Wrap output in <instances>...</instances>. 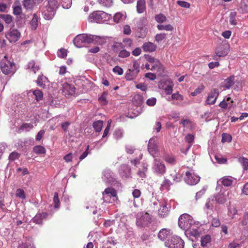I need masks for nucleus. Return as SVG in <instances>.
Returning a JSON list of instances; mask_svg holds the SVG:
<instances>
[{
	"label": "nucleus",
	"mask_w": 248,
	"mask_h": 248,
	"mask_svg": "<svg viewBox=\"0 0 248 248\" xmlns=\"http://www.w3.org/2000/svg\"><path fill=\"white\" fill-rule=\"evenodd\" d=\"M123 134V132L121 129H117L114 133V137L116 139H119L122 137Z\"/></svg>",
	"instance_id": "e2e57ef3"
},
{
	"label": "nucleus",
	"mask_w": 248,
	"mask_h": 248,
	"mask_svg": "<svg viewBox=\"0 0 248 248\" xmlns=\"http://www.w3.org/2000/svg\"><path fill=\"white\" fill-rule=\"evenodd\" d=\"M185 182L189 185H195L200 181V177L195 173L194 170L191 169L186 172Z\"/></svg>",
	"instance_id": "0eeeda50"
},
{
	"label": "nucleus",
	"mask_w": 248,
	"mask_h": 248,
	"mask_svg": "<svg viewBox=\"0 0 248 248\" xmlns=\"http://www.w3.org/2000/svg\"><path fill=\"white\" fill-rule=\"evenodd\" d=\"M38 16L36 14H34L33 15V17L32 20L31 21L30 24L31 28V29L33 30H35L36 29L38 26Z\"/></svg>",
	"instance_id": "473e14b6"
},
{
	"label": "nucleus",
	"mask_w": 248,
	"mask_h": 248,
	"mask_svg": "<svg viewBox=\"0 0 248 248\" xmlns=\"http://www.w3.org/2000/svg\"><path fill=\"white\" fill-rule=\"evenodd\" d=\"M36 83L39 87L45 88L46 86V84L48 82L47 78L43 75L39 76L36 80Z\"/></svg>",
	"instance_id": "393cba45"
},
{
	"label": "nucleus",
	"mask_w": 248,
	"mask_h": 248,
	"mask_svg": "<svg viewBox=\"0 0 248 248\" xmlns=\"http://www.w3.org/2000/svg\"><path fill=\"white\" fill-rule=\"evenodd\" d=\"M177 3L181 7L186 8H189L190 4L189 3L182 1V0H178L177 1Z\"/></svg>",
	"instance_id": "052dcab7"
},
{
	"label": "nucleus",
	"mask_w": 248,
	"mask_h": 248,
	"mask_svg": "<svg viewBox=\"0 0 248 248\" xmlns=\"http://www.w3.org/2000/svg\"><path fill=\"white\" fill-rule=\"evenodd\" d=\"M103 179L107 183L113 181L114 174L109 169H106L103 172Z\"/></svg>",
	"instance_id": "6ab92c4d"
},
{
	"label": "nucleus",
	"mask_w": 248,
	"mask_h": 248,
	"mask_svg": "<svg viewBox=\"0 0 248 248\" xmlns=\"http://www.w3.org/2000/svg\"><path fill=\"white\" fill-rule=\"evenodd\" d=\"M6 37L11 43H15L19 39L20 33L17 30H10Z\"/></svg>",
	"instance_id": "4468645a"
},
{
	"label": "nucleus",
	"mask_w": 248,
	"mask_h": 248,
	"mask_svg": "<svg viewBox=\"0 0 248 248\" xmlns=\"http://www.w3.org/2000/svg\"><path fill=\"white\" fill-rule=\"evenodd\" d=\"M108 93L106 92H103L101 94V96L98 98V100L100 103L103 105H105L108 103L107 101Z\"/></svg>",
	"instance_id": "49530a36"
},
{
	"label": "nucleus",
	"mask_w": 248,
	"mask_h": 248,
	"mask_svg": "<svg viewBox=\"0 0 248 248\" xmlns=\"http://www.w3.org/2000/svg\"><path fill=\"white\" fill-rule=\"evenodd\" d=\"M16 197L22 200H25L26 198L25 193L24 190L22 188H18L16 189Z\"/></svg>",
	"instance_id": "a19ab883"
},
{
	"label": "nucleus",
	"mask_w": 248,
	"mask_h": 248,
	"mask_svg": "<svg viewBox=\"0 0 248 248\" xmlns=\"http://www.w3.org/2000/svg\"><path fill=\"white\" fill-rule=\"evenodd\" d=\"M124 46L126 47H130L132 45V40L129 38H125L123 40Z\"/></svg>",
	"instance_id": "0e129e2a"
},
{
	"label": "nucleus",
	"mask_w": 248,
	"mask_h": 248,
	"mask_svg": "<svg viewBox=\"0 0 248 248\" xmlns=\"http://www.w3.org/2000/svg\"><path fill=\"white\" fill-rule=\"evenodd\" d=\"M34 4L33 0H24L23 1V5L27 10L31 9Z\"/></svg>",
	"instance_id": "4c0bfd02"
},
{
	"label": "nucleus",
	"mask_w": 248,
	"mask_h": 248,
	"mask_svg": "<svg viewBox=\"0 0 248 248\" xmlns=\"http://www.w3.org/2000/svg\"><path fill=\"white\" fill-rule=\"evenodd\" d=\"M152 170L155 173L162 175L166 172V167L164 163L159 159L155 158L153 165Z\"/></svg>",
	"instance_id": "9d476101"
},
{
	"label": "nucleus",
	"mask_w": 248,
	"mask_h": 248,
	"mask_svg": "<svg viewBox=\"0 0 248 248\" xmlns=\"http://www.w3.org/2000/svg\"><path fill=\"white\" fill-rule=\"evenodd\" d=\"M76 88L73 85L65 82L62 84V92L66 96H71L75 94Z\"/></svg>",
	"instance_id": "f8f14e48"
},
{
	"label": "nucleus",
	"mask_w": 248,
	"mask_h": 248,
	"mask_svg": "<svg viewBox=\"0 0 248 248\" xmlns=\"http://www.w3.org/2000/svg\"><path fill=\"white\" fill-rule=\"evenodd\" d=\"M102 195V199L104 202L113 203L118 199L116 191L112 187L106 188Z\"/></svg>",
	"instance_id": "423d86ee"
},
{
	"label": "nucleus",
	"mask_w": 248,
	"mask_h": 248,
	"mask_svg": "<svg viewBox=\"0 0 248 248\" xmlns=\"http://www.w3.org/2000/svg\"><path fill=\"white\" fill-rule=\"evenodd\" d=\"M72 4V0H62V5L63 8L68 9Z\"/></svg>",
	"instance_id": "5fc2aeb1"
},
{
	"label": "nucleus",
	"mask_w": 248,
	"mask_h": 248,
	"mask_svg": "<svg viewBox=\"0 0 248 248\" xmlns=\"http://www.w3.org/2000/svg\"><path fill=\"white\" fill-rule=\"evenodd\" d=\"M119 172L123 178H128L131 175L130 167L127 164H123L120 166Z\"/></svg>",
	"instance_id": "dca6fc26"
},
{
	"label": "nucleus",
	"mask_w": 248,
	"mask_h": 248,
	"mask_svg": "<svg viewBox=\"0 0 248 248\" xmlns=\"http://www.w3.org/2000/svg\"><path fill=\"white\" fill-rule=\"evenodd\" d=\"M156 138H152L149 141L148 150L149 153L155 156L157 151V146L155 140Z\"/></svg>",
	"instance_id": "f3484780"
},
{
	"label": "nucleus",
	"mask_w": 248,
	"mask_h": 248,
	"mask_svg": "<svg viewBox=\"0 0 248 248\" xmlns=\"http://www.w3.org/2000/svg\"><path fill=\"white\" fill-rule=\"evenodd\" d=\"M155 19L157 22L159 23H164L167 20L166 17L162 14L156 15L155 17Z\"/></svg>",
	"instance_id": "37998d69"
},
{
	"label": "nucleus",
	"mask_w": 248,
	"mask_h": 248,
	"mask_svg": "<svg viewBox=\"0 0 248 248\" xmlns=\"http://www.w3.org/2000/svg\"><path fill=\"white\" fill-rule=\"evenodd\" d=\"M157 28L159 31L165 30L166 31H172L173 30V27L170 24L163 25L159 24L157 26Z\"/></svg>",
	"instance_id": "f704fd0d"
},
{
	"label": "nucleus",
	"mask_w": 248,
	"mask_h": 248,
	"mask_svg": "<svg viewBox=\"0 0 248 248\" xmlns=\"http://www.w3.org/2000/svg\"><path fill=\"white\" fill-rule=\"evenodd\" d=\"M214 198L207 199L205 205V210H212L214 207Z\"/></svg>",
	"instance_id": "58836bf2"
},
{
	"label": "nucleus",
	"mask_w": 248,
	"mask_h": 248,
	"mask_svg": "<svg viewBox=\"0 0 248 248\" xmlns=\"http://www.w3.org/2000/svg\"><path fill=\"white\" fill-rule=\"evenodd\" d=\"M33 151L36 154H44L46 152L45 147L41 145L35 146L33 148Z\"/></svg>",
	"instance_id": "e433bc0d"
},
{
	"label": "nucleus",
	"mask_w": 248,
	"mask_h": 248,
	"mask_svg": "<svg viewBox=\"0 0 248 248\" xmlns=\"http://www.w3.org/2000/svg\"><path fill=\"white\" fill-rule=\"evenodd\" d=\"M211 237L209 235L206 234L201 237V244L203 247H207L210 244Z\"/></svg>",
	"instance_id": "c756f323"
},
{
	"label": "nucleus",
	"mask_w": 248,
	"mask_h": 248,
	"mask_svg": "<svg viewBox=\"0 0 248 248\" xmlns=\"http://www.w3.org/2000/svg\"><path fill=\"white\" fill-rule=\"evenodd\" d=\"M146 9L145 0H138L137 3V11L139 14L144 12Z\"/></svg>",
	"instance_id": "a878e982"
},
{
	"label": "nucleus",
	"mask_w": 248,
	"mask_h": 248,
	"mask_svg": "<svg viewBox=\"0 0 248 248\" xmlns=\"http://www.w3.org/2000/svg\"><path fill=\"white\" fill-rule=\"evenodd\" d=\"M142 48L146 52H153L156 49V46L151 42H147L143 44Z\"/></svg>",
	"instance_id": "c85d7f7f"
},
{
	"label": "nucleus",
	"mask_w": 248,
	"mask_h": 248,
	"mask_svg": "<svg viewBox=\"0 0 248 248\" xmlns=\"http://www.w3.org/2000/svg\"><path fill=\"white\" fill-rule=\"evenodd\" d=\"M57 55L58 57L64 58L67 56L66 50L65 49L61 48L58 51Z\"/></svg>",
	"instance_id": "13d9d810"
},
{
	"label": "nucleus",
	"mask_w": 248,
	"mask_h": 248,
	"mask_svg": "<svg viewBox=\"0 0 248 248\" xmlns=\"http://www.w3.org/2000/svg\"><path fill=\"white\" fill-rule=\"evenodd\" d=\"M139 72L137 70H130L128 69L125 73V78L127 80H132L135 79Z\"/></svg>",
	"instance_id": "b1692460"
},
{
	"label": "nucleus",
	"mask_w": 248,
	"mask_h": 248,
	"mask_svg": "<svg viewBox=\"0 0 248 248\" xmlns=\"http://www.w3.org/2000/svg\"><path fill=\"white\" fill-rule=\"evenodd\" d=\"M151 70L152 71H156L162 73L164 71V68L160 61L157 59L155 63L151 65Z\"/></svg>",
	"instance_id": "5701e85b"
},
{
	"label": "nucleus",
	"mask_w": 248,
	"mask_h": 248,
	"mask_svg": "<svg viewBox=\"0 0 248 248\" xmlns=\"http://www.w3.org/2000/svg\"><path fill=\"white\" fill-rule=\"evenodd\" d=\"M164 159L166 162L171 164H174L175 163V160L172 156H166Z\"/></svg>",
	"instance_id": "774afa93"
},
{
	"label": "nucleus",
	"mask_w": 248,
	"mask_h": 248,
	"mask_svg": "<svg viewBox=\"0 0 248 248\" xmlns=\"http://www.w3.org/2000/svg\"><path fill=\"white\" fill-rule=\"evenodd\" d=\"M13 13L15 15H20L22 13V8L20 5H13Z\"/></svg>",
	"instance_id": "603ef678"
},
{
	"label": "nucleus",
	"mask_w": 248,
	"mask_h": 248,
	"mask_svg": "<svg viewBox=\"0 0 248 248\" xmlns=\"http://www.w3.org/2000/svg\"><path fill=\"white\" fill-rule=\"evenodd\" d=\"M130 70H137L138 72L140 71V65L137 61H135L133 62V65L129 68Z\"/></svg>",
	"instance_id": "69168bd1"
},
{
	"label": "nucleus",
	"mask_w": 248,
	"mask_h": 248,
	"mask_svg": "<svg viewBox=\"0 0 248 248\" xmlns=\"http://www.w3.org/2000/svg\"><path fill=\"white\" fill-rule=\"evenodd\" d=\"M33 127V125L31 124H23L18 129V132L21 133L24 131H29Z\"/></svg>",
	"instance_id": "72a5a7b5"
},
{
	"label": "nucleus",
	"mask_w": 248,
	"mask_h": 248,
	"mask_svg": "<svg viewBox=\"0 0 248 248\" xmlns=\"http://www.w3.org/2000/svg\"><path fill=\"white\" fill-rule=\"evenodd\" d=\"M33 94L35 96L36 100L38 101L43 99V93L40 90H35L33 91Z\"/></svg>",
	"instance_id": "8fccbe9b"
},
{
	"label": "nucleus",
	"mask_w": 248,
	"mask_h": 248,
	"mask_svg": "<svg viewBox=\"0 0 248 248\" xmlns=\"http://www.w3.org/2000/svg\"><path fill=\"white\" fill-rule=\"evenodd\" d=\"M239 162L242 166L244 170L248 169V159L245 157H240L238 159Z\"/></svg>",
	"instance_id": "c03bdc74"
},
{
	"label": "nucleus",
	"mask_w": 248,
	"mask_h": 248,
	"mask_svg": "<svg viewBox=\"0 0 248 248\" xmlns=\"http://www.w3.org/2000/svg\"><path fill=\"white\" fill-rule=\"evenodd\" d=\"M148 24V21L146 18L142 17L140 18L137 23L138 28L140 30H143Z\"/></svg>",
	"instance_id": "7c9ffc66"
},
{
	"label": "nucleus",
	"mask_w": 248,
	"mask_h": 248,
	"mask_svg": "<svg viewBox=\"0 0 248 248\" xmlns=\"http://www.w3.org/2000/svg\"><path fill=\"white\" fill-rule=\"evenodd\" d=\"M73 42L74 45L77 47H81L85 46L82 34L78 35L74 39Z\"/></svg>",
	"instance_id": "412c9836"
},
{
	"label": "nucleus",
	"mask_w": 248,
	"mask_h": 248,
	"mask_svg": "<svg viewBox=\"0 0 248 248\" xmlns=\"http://www.w3.org/2000/svg\"><path fill=\"white\" fill-rule=\"evenodd\" d=\"M236 12H231L230 14V23L232 25H236L237 24V21L236 19Z\"/></svg>",
	"instance_id": "79ce46f5"
},
{
	"label": "nucleus",
	"mask_w": 248,
	"mask_h": 248,
	"mask_svg": "<svg viewBox=\"0 0 248 248\" xmlns=\"http://www.w3.org/2000/svg\"><path fill=\"white\" fill-rule=\"evenodd\" d=\"M0 65L2 72L5 75L14 73L16 70L15 63L8 60L7 55L1 60Z\"/></svg>",
	"instance_id": "7ed1b4c3"
},
{
	"label": "nucleus",
	"mask_w": 248,
	"mask_h": 248,
	"mask_svg": "<svg viewBox=\"0 0 248 248\" xmlns=\"http://www.w3.org/2000/svg\"><path fill=\"white\" fill-rule=\"evenodd\" d=\"M136 224L138 227H145L147 226L151 221V217L147 212H140L137 214Z\"/></svg>",
	"instance_id": "20e7f679"
},
{
	"label": "nucleus",
	"mask_w": 248,
	"mask_h": 248,
	"mask_svg": "<svg viewBox=\"0 0 248 248\" xmlns=\"http://www.w3.org/2000/svg\"><path fill=\"white\" fill-rule=\"evenodd\" d=\"M194 137L192 134H188L187 136H186V141L189 144H190L187 148V150H189V149L191 147L192 144L194 141Z\"/></svg>",
	"instance_id": "09e8293b"
},
{
	"label": "nucleus",
	"mask_w": 248,
	"mask_h": 248,
	"mask_svg": "<svg viewBox=\"0 0 248 248\" xmlns=\"http://www.w3.org/2000/svg\"><path fill=\"white\" fill-rule=\"evenodd\" d=\"M53 202L54 203V207L55 208H58L59 207L60 205V200L59 199L58 193L57 192H55L54 193Z\"/></svg>",
	"instance_id": "864d4df0"
},
{
	"label": "nucleus",
	"mask_w": 248,
	"mask_h": 248,
	"mask_svg": "<svg viewBox=\"0 0 248 248\" xmlns=\"http://www.w3.org/2000/svg\"><path fill=\"white\" fill-rule=\"evenodd\" d=\"M179 226L184 230L186 235L199 237V232L198 231L199 223L195 222L192 217L187 214H184L180 216L178 221Z\"/></svg>",
	"instance_id": "f257e3e1"
},
{
	"label": "nucleus",
	"mask_w": 248,
	"mask_h": 248,
	"mask_svg": "<svg viewBox=\"0 0 248 248\" xmlns=\"http://www.w3.org/2000/svg\"><path fill=\"white\" fill-rule=\"evenodd\" d=\"M219 94V91L218 89H214L212 90L209 93L207 98L206 101V103L208 105L214 104L217 100V99Z\"/></svg>",
	"instance_id": "2eb2a0df"
},
{
	"label": "nucleus",
	"mask_w": 248,
	"mask_h": 248,
	"mask_svg": "<svg viewBox=\"0 0 248 248\" xmlns=\"http://www.w3.org/2000/svg\"><path fill=\"white\" fill-rule=\"evenodd\" d=\"M171 234L172 232L170 230L162 229L158 232V237L160 240L165 242L168 238L169 239L170 238Z\"/></svg>",
	"instance_id": "a211bd4d"
},
{
	"label": "nucleus",
	"mask_w": 248,
	"mask_h": 248,
	"mask_svg": "<svg viewBox=\"0 0 248 248\" xmlns=\"http://www.w3.org/2000/svg\"><path fill=\"white\" fill-rule=\"evenodd\" d=\"M97 1L103 6L109 7L113 4V0H97Z\"/></svg>",
	"instance_id": "a18cd8bd"
},
{
	"label": "nucleus",
	"mask_w": 248,
	"mask_h": 248,
	"mask_svg": "<svg viewBox=\"0 0 248 248\" xmlns=\"http://www.w3.org/2000/svg\"><path fill=\"white\" fill-rule=\"evenodd\" d=\"M102 126L103 121H97L93 124V127L97 132H99L101 130Z\"/></svg>",
	"instance_id": "ea45409f"
},
{
	"label": "nucleus",
	"mask_w": 248,
	"mask_h": 248,
	"mask_svg": "<svg viewBox=\"0 0 248 248\" xmlns=\"http://www.w3.org/2000/svg\"><path fill=\"white\" fill-rule=\"evenodd\" d=\"M171 183L170 180L168 179H165L164 181L162 183L161 187L163 189H168Z\"/></svg>",
	"instance_id": "680f3d73"
},
{
	"label": "nucleus",
	"mask_w": 248,
	"mask_h": 248,
	"mask_svg": "<svg viewBox=\"0 0 248 248\" xmlns=\"http://www.w3.org/2000/svg\"><path fill=\"white\" fill-rule=\"evenodd\" d=\"M234 180L235 179L231 176L223 177L217 182V185H218V183L220 182L221 184L225 186H230L232 185Z\"/></svg>",
	"instance_id": "aec40b11"
},
{
	"label": "nucleus",
	"mask_w": 248,
	"mask_h": 248,
	"mask_svg": "<svg viewBox=\"0 0 248 248\" xmlns=\"http://www.w3.org/2000/svg\"><path fill=\"white\" fill-rule=\"evenodd\" d=\"M229 45L228 44H221L216 49V56L218 57H225L229 53Z\"/></svg>",
	"instance_id": "ddd939ff"
},
{
	"label": "nucleus",
	"mask_w": 248,
	"mask_h": 248,
	"mask_svg": "<svg viewBox=\"0 0 248 248\" xmlns=\"http://www.w3.org/2000/svg\"><path fill=\"white\" fill-rule=\"evenodd\" d=\"M17 248H34L33 244L31 242H27L23 243L21 242L18 244Z\"/></svg>",
	"instance_id": "de8ad7c7"
},
{
	"label": "nucleus",
	"mask_w": 248,
	"mask_h": 248,
	"mask_svg": "<svg viewBox=\"0 0 248 248\" xmlns=\"http://www.w3.org/2000/svg\"><path fill=\"white\" fill-rule=\"evenodd\" d=\"M234 76H231L226 79L222 83V87L225 90L230 89L234 83Z\"/></svg>",
	"instance_id": "4be33fe9"
},
{
	"label": "nucleus",
	"mask_w": 248,
	"mask_h": 248,
	"mask_svg": "<svg viewBox=\"0 0 248 248\" xmlns=\"http://www.w3.org/2000/svg\"><path fill=\"white\" fill-rule=\"evenodd\" d=\"M232 138L231 135L227 133H223L222 135L221 141L224 142H230L232 140Z\"/></svg>",
	"instance_id": "3c124183"
},
{
	"label": "nucleus",
	"mask_w": 248,
	"mask_h": 248,
	"mask_svg": "<svg viewBox=\"0 0 248 248\" xmlns=\"http://www.w3.org/2000/svg\"><path fill=\"white\" fill-rule=\"evenodd\" d=\"M206 190V187L204 186L201 190L197 192L195 198L196 200H198L200 198L202 197V196L204 194L205 191Z\"/></svg>",
	"instance_id": "4d7b16f0"
},
{
	"label": "nucleus",
	"mask_w": 248,
	"mask_h": 248,
	"mask_svg": "<svg viewBox=\"0 0 248 248\" xmlns=\"http://www.w3.org/2000/svg\"><path fill=\"white\" fill-rule=\"evenodd\" d=\"M84 38L85 45L87 44L93 43L94 44H102L104 42V39L99 36L93 35L90 34H82Z\"/></svg>",
	"instance_id": "1a4fd4ad"
},
{
	"label": "nucleus",
	"mask_w": 248,
	"mask_h": 248,
	"mask_svg": "<svg viewBox=\"0 0 248 248\" xmlns=\"http://www.w3.org/2000/svg\"><path fill=\"white\" fill-rule=\"evenodd\" d=\"M58 6L57 0H48L43 9L44 17L47 20L51 19Z\"/></svg>",
	"instance_id": "f03ea898"
},
{
	"label": "nucleus",
	"mask_w": 248,
	"mask_h": 248,
	"mask_svg": "<svg viewBox=\"0 0 248 248\" xmlns=\"http://www.w3.org/2000/svg\"><path fill=\"white\" fill-rule=\"evenodd\" d=\"M125 17V14H124L121 12H118L114 15L113 19L115 22L119 23L124 20Z\"/></svg>",
	"instance_id": "2f4dec72"
},
{
	"label": "nucleus",
	"mask_w": 248,
	"mask_h": 248,
	"mask_svg": "<svg viewBox=\"0 0 248 248\" xmlns=\"http://www.w3.org/2000/svg\"><path fill=\"white\" fill-rule=\"evenodd\" d=\"M166 37V34L165 33H158L155 36V40L159 42L165 39Z\"/></svg>",
	"instance_id": "bf43d9fd"
},
{
	"label": "nucleus",
	"mask_w": 248,
	"mask_h": 248,
	"mask_svg": "<svg viewBox=\"0 0 248 248\" xmlns=\"http://www.w3.org/2000/svg\"><path fill=\"white\" fill-rule=\"evenodd\" d=\"M107 13L103 11L94 12L89 16L88 20L90 22H102L105 21L108 16Z\"/></svg>",
	"instance_id": "6e6552de"
},
{
	"label": "nucleus",
	"mask_w": 248,
	"mask_h": 248,
	"mask_svg": "<svg viewBox=\"0 0 248 248\" xmlns=\"http://www.w3.org/2000/svg\"><path fill=\"white\" fill-rule=\"evenodd\" d=\"M229 192L220 191L219 193L214 195V198L217 203L222 204L229 198Z\"/></svg>",
	"instance_id": "9b49d317"
},
{
	"label": "nucleus",
	"mask_w": 248,
	"mask_h": 248,
	"mask_svg": "<svg viewBox=\"0 0 248 248\" xmlns=\"http://www.w3.org/2000/svg\"><path fill=\"white\" fill-rule=\"evenodd\" d=\"M185 243L180 237L174 235L165 242V245L169 248H184Z\"/></svg>",
	"instance_id": "39448f33"
},
{
	"label": "nucleus",
	"mask_w": 248,
	"mask_h": 248,
	"mask_svg": "<svg viewBox=\"0 0 248 248\" xmlns=\"http://www.w3.org/2000/svg\"><path fill=\"white\" fill-rule=\"evenodd\" d=\"M169 208L165 204H163L158 211V215L161 217H165L169 214Z\"/></svg>",
	"instance_id": "bb28decb"
},
{
	"label": "nucleus",
	"mask_w": 248,
	"mask_h": 248,
	"mask_svg": "<svg viewBox=\"0 0 248 248\" xmlns=\"http://www.w3.org/2000/svg\"><path fill=\"white\" fill-rule=\"evenodd\" d=\"M112 70L113 72L118 74L119 75H122L124 73L123 69L119 66H115Z\"/></svg>",
	"instance_id": "338daca9"
},
{
	"label": "nucleus",
	"mask_w": 248,
	"mask_h": 248,
	"mask_svg": "<svg viewBox=\"0 0 248 248\" xmlns=\"http://www.w3.org/2000/svg\"><path fill=\"white\" fill-rule=\"evenodd\" d=\"M28 67L29 69H31L34 73L40 69L39 65L33 61L29 62Z\"/></svg>",
	"instance_id": "c9c22d12"
},
{
	"label": "nucleus",
	"mask_w": 248,
	"mask_h": 248,
	"mask_svg": "<svg viewBox=\"0 0 248 248\" xmlns=\"http://www.w3.org/2000/svg\"><path fill=\"white\" fill-rule=\"evenodd\" d=\"M47 214L46 213H42L37 214L33 218L32 221L36 224H41L42 219L46 217Z\"/></svg>",
	"instance_id": "cd10ccee"
},
{
	"label": "nucleus",
	"mask_w": 248,
	"mask_h": 248,
	"mask_svg": "<svg viewBox=\"0 0 248 248\" xmlns=\"http://www.w3.org/2000/svg\"><path fill=\"white\" fill-rule=\"evenodd\" d=\"M130 52L125 49H122V50L120 51L119 53V57L121 58H126L130 56Z\"/></svg>",
	"instance_id": "6e6d98bb"
}]
</instances>
